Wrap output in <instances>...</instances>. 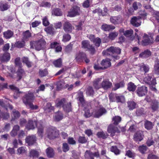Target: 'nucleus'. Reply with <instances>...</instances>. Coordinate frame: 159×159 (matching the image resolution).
<instances>
[{
  "mask_svg": "<svg viewBox=\"0 0 159 159\" xmlns=\"http://www.w3.org/2000/svg\"><path fill=\"white\" fill-rule=\"evenodd\" d=\"M140 66V70H143L145 73L149 71V68L148 66L147 65L142 63L141 64Z\"/></svg>",
  "mask_w": 159,
  "mask_h": 159,
  "instance_id": "nucleus-42",
  "label": "nucleus"
},
{
  "mask_svg": "<svg viewBox=\"0 0 159 159\" xmlns=\"http://www.w3.org/2000/svg\"><path fill=\"white\" fill-rule=\"evenodd\" d=\"M120 52L121 49L119 48L111 46L106 50L103 51L102 53L104 56H108L111 55L114 59L117 60L119 59L118 55L120 54Z\"/></svg>",
  "mask_w": 159,
  "mask_h": 159,
  "instance_id": "nucleus-2",
  "label": "nucleus"
},
{
  "mask_svg": "<svg viewBox=\"0 0 159 159\" xmlns=\"http://www.w3.org/2000/svg\"><path fill=\"white\" fill-rule=\"evenodd\" d=\"M78 98L79 101L82 105L85 103V100L84 99V97L83 95V93L82 92H80L79 94Z\"/></svg>",
  "mask_w": 159,
  "mask_h": 159,
  "instance_id": "nucleus-56",
  "label": "nucleus"
},
{
  "mask_svg": "<svg viewBox=\"0 0 159 159\" xmlns=\"http://www.w3.org/2000/svg\"><path fill=\"white\" fill-rule=\"evenodd\" d=\"M35 99V96L33 93L29 91L26 93L22 98L23 103L26 106H29L30 108L32 109H36L38 108V106H34L32 102Z\"/></svg>",
  "mask_w": 159,
  "mask_h": 159,
  "instance_id": "nucleus-1",
  "label": "nucleus"
},
{
  "mask_svg": "<svg viewBox=\"0 0 159 159\" xmlns=\"http://www.w3.org/2000/svg\"><path fill=\"white\" fill-rule=\"evenodd\" d=\"M71 39V36L68 34H65L63 36L62 41L64 42H66L69 41Z\"/></svg>",
  "mask_w": 159,
  "mask_h": 159,
  "instance_id": "nucleus-60",
  "label": "nucleus"
},
{
  "mask_svg": "<svg viewBox=\"0 0 159 159\" xmlns=\"http://www.w3.org/2000/svg\"><path fill=\"white\" fill-rule=\"evenodd\" d=\"M64 111L66 112H68L71 111V103L67 102L64 106L62 107Z\"/></svg>",
  "mask_w": 159,
  "mask_h": 159,
  "instance_id": "nucleus-34",
  "label": "nucleus"
},
{
  "mask_svg": "<svg viewBox=\"0 0 159 159\" xmlns=\"http://www.w3.org/2000/svg\"><path fill=\"white\" fill-rule=\"evenodd\" d=\"M151 107L153 111H157L158 108V102L156 101H152L151 104Z\"/></svg>",
  "mask_w": 159,
  "mask_h": 159,
  "instance_id": "nucleus-38",
  "label": "nucleus"
},
{
  "mask_svg": "<svg viewBox=\"0 0 159 159\" xmlns=\"http://www.w3.org/2000/svg\"><path fill=\"white\" fill-rule=\"evenodd\" d=\"M38 133L40 136L42 137L43 136L44 127L43 125H41L40 126H38Z\"/></svg>",
  "mask_w": 159,
  "mask_h": 159,
  "instance_id": "nucleus-50",
  "label": "nucleus"
},
{
  "mask_svg": "<svg viewBox=\"0 0 159 159\" xmlns=\"http://www.w3.org/2000/svg\"><path fill=\"white\" fill-rule=\"evenodd\" d=\"M9 87L11 89L15 91L13 95L14 98L15 99H17L19 96L20 94L21 93L19 91V89L14 85H10L9 86Z\"/></svg>",
  "mask_w": 159,
  "mask_h": 159,
  "instance_id": "nucleus-20",
  "label": "nucleus"
},
{
  "mask_svg": "<svg viewBox=\"0 0 159 159\" xmlns=\"http://www.w3.org/2000/svg\"><path fill=\"white\" fill-rule=\"evenodd\" d=\"M20 129V127L18 125L14 126L12 130L10 132V134L12 137H15L17 134V132Z\"/></svg>",
  "mask_w": 159,
  "mask_h": 159,
  "instance_id": "nucleus-26",
  "label": "nucleus"
},
{
  "mask_svg": "<svg viewBox=\"0 0 159 159\" xmlns=\"http://www.w3.org/2000/svg\"><path fill=\"white\" fill-rule=\"evenodd\" d=\"M143 139V133L141 131L137 132L134 135V139L135 141L139 142L141 141Z\"/></svg>",
  "mask_w": 159,
  "mask_h": 159,
  "instance_id": "nucleus-18",
  "label": "nucleus"
},
{
  "mask_svg": "<svg viewBox=\"0 0 159 159\" xmlns=\"http://www.w3.org/2000/svg\"><path fill=\"white\" fill-rule=\"evenodd\" d=\"M133 33V31L130 29L127 30L124 32V35L126 37H130L132 36Z\"/></svg>",
  "mask_w": 159,
  "mask_h": 159,
  "instance_id": "nucleus-54",
  "label": "nucleus"
},
{
  "mask_svg": "<svg viewBox=\"0 0 159 159\" xmlns=\"http://www.w3.org/2000/svg\"><path fill=\"white\" fill-rule=\"evenodd\" d=\"M22 62L25 64L28 68H30L32 66V63L30 61L28 57H23L22 58Z\"/></svg>",
  "mask_w": 159,
  "mask_h": 159,
  "instance_id": "nucleus-31",
  "label": "nucleus"
},
{
  "mask_svg": "<svg viewBox=\"0 0 159 159\" xmlns=\"http://www.w3.org/2000/svg\"><path fill=\"white\" fill-rule=\"evenodd\" d=\"M39 155V152L35 150H31L30 151L29 156L30 157H38Z\"/></svg>",
  "mask_w": 159,
  "mask_h": 159,
  "instance_id": "nucleus-39",
  "label": "nucleus"
},
{
  "mask_svg": "<svg viewBox=\"0 0 159 159\" xmlns=\"http://www.w3.org/2000/svg\"><path fill=\"white\" fill-rule=\"evenodd\" d=\"M73 29V27L69 22H66L64 24L63 29L66 32H71Z\"/></svg>",
  "mask_w": 159,
  "mask_h": 159,
  "instance_id": "nucleus-17",
  "label": "nucleus"
},
{
  "mask_svg": "<svg viewBox=\"0 0 159 159\" xmlns=\"http://www.w3.org/2000/svg\"><path fill=\"white\" fill-rule=\"evenodd\" d=\"M102 78H98L95 79L93 82V86L94 87L97 89H99L101 88V83Z\"/></svg>",
  "mask_w": 159,
  "mask_h": 159,
  "instance_id": "nucleus-25",
  "label": "nucleus"
},
{
  "mask_svg": "<svg viewBox=\"0 0 159 159\" xmlns=\"http://www.w3.org/2000/svg\"><path fill=\"white\" fill-rule=\"evenodd\" d=\"M152 75L151 74H148L143 79V81L146 84H156V80L152 77Z\"/></svg>",
  "mask_w": 159,
  "mask_h": 159,
  "instance_id": "nucleus-9",
  "label": "nucleus"
},
{
  "mask_svg": "<svg viewBox=\"0 0 159 159\" xmlns=\"http://www.w3.org/2000/svg\"><path fill=\"white\" fill-rule=\"evenodd\" d=\"M10 7V6L6 3H1L0 4V10L1 11H3L7 10Z\"/></svg>",
  "mask_w": 159,
  "mask_h": 159,
  "instance_id": "nucleus-41",
  "label": "nucleus"
},
{
  "mask_svg": "<svg viewBox=\"0 0 159 159\" xmlns=\"http://www.w3.org/2000/svg\"><path fill=\"white\" fill-rule=\"evenodd\" d=\"M141 20L140 16H134L130 20L131 24L133 26L138 27L141 25Z\"/></svg>",
  "mask_w": 159,
  "mask_h": 159,
  "instance_id": "nucleus-8",
  "label": "nucleus"
},
{
  "mask_svg": "<svg viewBox=\"0 0 159 159\" xmlns=\"http://www.w3.org/2000/svg\"><path fill=\"white\" fill-rule=\"evenodd\" d=\"M136 92L139 96H143L147 93V88L144 86L138 87Z\"/></svg>",
  "mask_w": 159,
  "mask_h": 159,
  "instance_id": "nucleus-10",
  "label": "nucleus"
},
{
  "mask_svg": "<svg viewBox=\"0 0 159 159\" xmlns=\"http://www.w3.org/2000/svg\"><path fill=\"white\" fill-rule=\"evenodd\" d=\"M112 120L113 124L117 125L121 121V117L119 116H116L112 118Z\"/></svg>",
  "mask_w": 159,
  "mask_h": 159,
  "instance_id": "nucleus-40",
  "label": "nucleus"
},
{
  "mask_svg": "<svg viewBox=\"0 0 159 159\" xmlns=\"http://www.w3.org/2000/svg\"><path fill=\"white\" fill-rule=\"evenodd\" d=\"M52 14L55 16H60L62 15V13L60 9L56 8L53 9L52 11Z\"/></svg>",
  "mask_w": 159,
  "mask_h": 159,
  "instance_id": "nucleus-36",
  "label": "nucleus"
},
{
  "mask_svg": "<svg viewBox=\"0 0 159 159\" xmlns=\"http://www.w3.org/2000/svg\"><path fill=\"white\" fill-rule=\"evenodd\" d=\"M82 47L85 48L87 49L90 45L89 42L87 40L83 41L81 42Z\"/></svg>",
  "mask_w": 159,
  "mask_h": 159,
  "instance_id": "nucleus-47",
  "label": "nucleus"
},
{
  "mask_svg": "<svg viewBox=\"0 0 159 159\" xmlns=\"http://www.w3.org/2000/svg\"><path fill=\"white\" fill-rule=\"evenodd\" d=\"M12 115L14 119L18 118L20 116V114L19 112L15 110H13Z\"/></svg>",
  "mask_w": 159,
  "mask_h": 159,
  "instance_id": "nucleus-61",
  "label": "nucleus"
},
{
  "mask_svg": "<svg viewBox=\"0 0 159 159\" xmlns=\"http://www.w3.org/2000/svg\"><path fill=\"white\" fill-rule=\"evenodd\" d=\"M44 110L48 111H50L53 109V107L52 106L51 104L48 102L47 103L46 106L44 108Z\"/></svg>",
  "mask_w": 159,
  "mask_h": 159,
  "instance_id": "nucleus-58",
  "label": "nucleus"
},
{
  "mask_svg": "<svg viewBox=\"0 0 159 159\" xmlns=\"http://www.w3.org/2000/svg\"><path fill=\"white\" fill-rule=\"evenodd\" d=\"M116 99L117 102H123L125 101L124 97L122 95H117L116 96Z\"/></svg>",
  "mask_w": 159,
  "mask_h": 159,
  "instance_id": "nucleus-53",
  "label": "nucleus"
},
{
  "mask_svg": "<svg viewBox=\"0 0 159 159\" xmlns=\"http://www.w3.org/2000/svg\"><path fill=\"white\" fill-rule=\"evenodd\" d=\"M67 101L65 98L59 99L55 102L56 105L57 107H63L67 103Z\"/></svg>",
  "mask_w": 159,
  "mask_h": 159,
  "instance_id": "nucleus-16",
  "label": "nucleus"
},
{
  "mask_svg": "<svg viewBox=\"0 0 159 159\" xmlns=\"http://www.w3.org/2000/svg\"><path fill=\"white\" fill-rule=\"evenodd\" d=\"M101 64L103 66V69H105L111 66V63L109 59H106L102 60Z\"/></svg>",
  "mask_w": 159,
  "mask_h": 159,
  "instance_id": "nucleus-24",
  "label": "nucleus"
},
{
  "mask_svg": "<svg viewBox=\"0 0 159 159\" xmlns=\"http://www.w3.org/2000/svg\"><path fill=\"white\" fill-rule=\"evenodd\" d=\"M38 124L36 121H33L31 120H29L26 127L29 129H34L35 126H37Z\"/></svg>",
  "mask_w": 159,
  "mask_h": 159,
  "instance_id": "nucleus-21",
  "label": "nucleus"
},
{
  "mask_svg": "<svg viewBox=\"0 0 159 159\" xmlns=\"http://www.w3.org/2000/svg\"><path fill=\"white\" fill-rule=\"evenodd\" d=\"M31 34L29 30L25 31L23 33V39L24 41H27L31 37Z\"/></svg>",
  "mask_w": 159,
  "mask_h": 159,
  "instance_id": "nucleus-30",
  "label": "nucleus"
},
{
  "mask_svg": "<svg viewBox=\"0 0 159 159\" xmlns=\"http://www.w3.org/2000/svg\"><path fill=\"white\" fill-rule=\"evenodd\" d=\"M125 85V84L124 81L120 82L119 83L115 84L112 89L115 91L120 88L123 87H124Z\"/></svg>",
  "mask_w": 159,
  "mask_h": 159,
  "instance_id": "nucleus-37",
  "label": "nucleus"
},
{
  "mask_svg": "<svg viewBox=\"0 0 159 159\" xmlns=\"http://www.w3.org/2000/svg\"><path fill=\"white\" fill-rule=\"evenodd\" d=\"M93 88L92 87H89L86 90V94L88 96L93 95L94 93Z\"/></svg>",
  "mask_w": 159,
  "mask_h": 159,
  "instance_id": "nucleus-49",
  "label": "nucleus"
},
{
  "mask_svg": "<svg viewBox=\"0 0 159 159\" xmlns=\"http://www.w3.org/2000/svg\"><path fill=\"white\" fill-rule=\"evenodd\" d=\"M25 141L29 145H33L36 141V137L34 135L28 136L26 138Z\"/></svg>",
  "mask_w": 159,
  "mask_h": 159,
  "instance_id": "nucleus-15",
  "label": "nucleus"
},
{
  "mask_svg": "<svg viewBox=\"0 0 159 159\" xmlns=\"http://www.w3.org/2000/svg\"><path fill=\"white\" fill-rule=\"evenodd\" d=\"M118 35V33L116 32H112L110 33L109 35V37L110 39L112 40L114 39Z\"/></svg>",
  "mask_w": 159,
  "mask_h": 159,
  "instance_id": "nucleus-57",
  "label": "nucleus"
},
{
  "mask_svg": "<svg viewBox=\"0 0 159 159\" xmlns=\"http://www.w3.org/2000/svg\"><path fill=\"white\" fill-rule=\"evenodd\" d=\"M13 35V33L11 30H8L4 32V37L7 39L11 38Z\"/></svg>",
  "mask_w": 159,
  "mask_h": 159,
  "instance_id": "nucleus-33",
  "label": "nucleus"
},
{
  "mask_svg": "<svg viewBox=\"0 0 159 159\" xmlns=\"http://www.w3.org/2000/svg\"><path fill=\"white\" fill-rule=\"evenodd\" d=\"M106 112V111L105 109L102 107L98 109L96 111L93 112V114L95 117L98 118Z\"/></svg>",
  "mask_w": 159,
  "mask_h": 159,
  "instance_id": "nucleus-14",
  "label": "nucleus"
},
{
  "mask_svg": "<svg viewBox=\"0 0 159 159\" xmlns=\"http://www.w3.org/2000/svg\"><path fill=\"white\" fill-rule=\"evenodd\" d=\"M112 85V83L108 80L105 79L101 83V88L104 90H107L110 88Z\"/></svg>",
  "mask_w": 159,
  "mask_h": 159,
  "instance_id": "nucleus-12",
  "label": "nucleus"
},
{
  "mask_svg": "<svg viewBox=\"0 0 159 159\" xmlns=\"http://www.w3.org/2000/svg\"><path fill=\"white\" fill-rule=\"evenodd\" d=\"M15 63L16 66H18L19 68L22 67V63L20 61V57L16 58L15 60Z\"/></svg>",
  "mask_w": 159,
  "mask_h": 159,
  "instance_id": "nucleus-59",
  "label": "nucleus"
},
{
  "mask_svg": "<svg viewBox=\"0 0 159 159\" xmlns=\"http://www.w3.org/2000/svg\"><path fill=\"white\" fill-rule=\"evenodd\" d=\"M93 42L94 43L96 46L98 47L100 46L101 40L100 38L97 37L95 38Z\"/></svg>",
  "mask_w": 159,
  "mask_h": 159,
  "instance_id": "nucleus-55",
  "label": "nucleus"
},
{
  "mask_svg": "<svg viewBox=\"0 0 159 159\" xmlns=\"http://www.w3.org/2000/svg\"><path fill=\"white\" fill-rule=\"evenodd\" d=\"M147 147L146 145H142L140 146L139 147V150L140 152L142 153H143L147 150Z\"/></svg>",
  "mask_w": 159,
  "mask_h": 159,
  "instance_id": "nucleus-62",
  "label": "nucleus"
},
{
  "mask_svg": "<svg viewBox=\"0 0 159 159\" xmlns=\"http://www.w3.org/2000/svg\"><path fill=\"white\" fill-rule=\"evenodd\" d=\"M107 130L109 133L111 134V136H114L116 132L119 133L120 132L117 127L115 126L113 124H110L108 126Z\"/></svg>",
  "mask_w": 159,
  "mask_h": 159,
  "instance_id": "nucleus-11",
  "label": "nucleus"
},
{
  "mask_svg": "<svg viewBox=\"0 0 159 159\" xmlns=\"http://www.w3.org/2000/svg\"><path fill=\"white\" fill-rule=\"evenodd\" d=\"M53 64L56 67H61L62 64L61 59V58L58 59L57 60L54 61L53 62Z\"/></svg>",
  "mask_w": 159,
  "mask_h": 159,
  "instance_id": "nucleus-46",
  "label": "nucleus"
},
{
  "mask_svg": "<svg viewBox=\"0 0 159 159\" xmlns=\"http://www.w3.org/2000/svg\"><path fill=\"white\" fill-rule=\"evenodd\" d=\"M25 74V72L22 67L18 68L17 71V77L18 78V80H20L22 76Z\"/></svg>",
  "mask_w": 159,
  "mask_h": 159,
  "instance_id": "nucleus-29",
  "label": "nucleus"
},
{
  "mask_svg": "<svg viewBox=\"0 0 159 159\" xmlns=\"http://www.w3.org/2000/svg\"><path fill=\"white\" fill-rule=\"evenodd\" d=\"M127 104L130 110H133L135 108L136 104L134 101H129L127 102Z\"/></svg>",
  "mask_w": 159,
  "mask_h": 159,
  "instance_id": "nucleus-48",
  "label": "nucleus"
},
{
  "mask_svg": "<svg viewBox=\"0 0 159 159\" xmlns=\"http://www.w3.org/2000/svg\"><path fill=\"white\" fill-rule=\"evenodd\" d=\"M39 75L41 77H43L46 76L48 74V71L47 69L43 70L40 69L39 71Z\"/></svg>",
  "mask_w": 159,
  "mask_h": 159,
  "instance_id": "nucleus-52",
  "label": "nucleus"
},
{
  "mask_svg": "<svg viewBox=\"0 0 159 159\" xmlns=\"http://www.w3.org/2000/svg\"><path fill=\"white\" fill-rule=\"evenodd\" d=\"M62 149L63 152H66L69 150L68 144L66 143H63L62 144Z\"/></svg>",
  "mask_w": 159,
  "mask_h": 159,
  "instance_id": "nucleus-63",
  "label": "nucleus"
},
{
  "mask_svg": "<svg viewBox=\"0 0 159 159\" xmlns=\"http://www.w3.org/2000/svg\"><path fill=\"white\" fill-rule=\"evenodd\" d=\"M144 122V126L146 129L148 130L152 129L154 125L152 122L147 120H146Z\"/></svg>",
  "mask_w": 159,
  "mask_h": 159,
  "instance_id": "nucleus-35",
  "label": "nucleus"
},
{
  "mask_svg": "<svg viewBox=\"0 0 159 159\" xmlns=\"http://www.w3.org/2000/svg\"><path fill=\"white\" fill-rule=\"evenodd\" d=\"M136 86L132 82H130L127 84V89L129 91H134L136 89Z\"/></svg>",
  "mask_w": 159,
  "mask_h": 159,
  "instance_id": "nucleus-32",
  "label": "nucleus"
},
{
  "mask_svg": "<svg viewBox=\"0 0 159 159\" xmlns=\"http://www.w3.org/2000/svg\"><path fill=\"white\" fill-rule=\"evenodd\" d=\"M85 56V54L84 53L79 52L76 54L75 59L77 61H82Z\"/></svg>",
  "mask_w": 159,
  "mask_h": 159,
  "instance_id": "nucleus-28",
  "label": "nucleus"
},
{
  "mask_svg": "<svg viewBox=\"0 0 159 159\" xmlns=\"http://www.w3.org/2000/svg\"><path fill=\"white\" fill-rule=\"evenodd\" d=\"M153 43V40L152 36L151 35L149 36L146 34H144L142 40V44L143 45H147L152 44Z\"/></svg>",
  "mask_w": 159,
  "mask_h": 159,
  "instance_id": "nucleus-6",
  "label": "nucleus"
},
{
  "mask_svg": "<svg viewBox=\"0 0 159 159\" xmlns=\"http://www.w3.org/2000/svg\"><path fill=\"white\" fill-rule=\"evenodd\" d=\"M10 54L8 52H6L0 57V61L3 62H7L10 60Z\"/></svg>",
  "mask_w": 159,
  "mask_h": 159,
  "instance_id": "nucleus-19",
  "label": "nucleus"
},
{
  "mask_svg": "<svg viewBox=\"0 0 159 159\" xmlns=\"http://www.w3.org/2000/svg\"><path fill=\"white\" fill-rule=\"evenodd\" d=\"M151 52L148 49L144 50L139 55V57L142 58H147L151 55Z\"/></svg>",
  "mask_w": 159,
  "mask_h": 159,
  "instance_id": "nucleus-22",
  "label": "nucleus"
},
{
  "mask_svg": "<svg viewBox=\"0 0 159 159\" xmlns=\"http://www.w3.org/2000/svg\"><path fill=\"white\" fill-rule=\"evenodd\" d=\"M84 156L86 159H94V157H99L100 154L98 151L92 152L90 151L87 150L85 153Z\"/></svg>",
  "mask_w": 159,
  "mask_h": 159,
  "instance_id": "nucleus-7",
  "label": "nucleus"
},
{
  "mask_svg": "<svg viewBox=\"0 0 159 159\" xmlns=\"http://www.w3.org/2000/svg\"><path fill=\"white\" fill-rule=\"evenodd\" d=\"M110 21L114 25L119 24L122 21L121 17L119 16H111L110 18Z\"/></svg>",
  "mask_w": 159,
  "mask_h": 159,
  "instance_id": "nucleus-13",
  "label": "nucleus"
},
{
  "mask_svg": "<svg viewBox=\"0 0 159 159\" xmlns=\"http://www.w3.org/2000/svg\"><path fill=\"white\" fill-rule=\"evenodd\" d=\"M98 137L100 138H102L105 139L107 138L108 135L107 133L103 131L98 132L97 134Z\"/></svg>",
  "mask_w": 159,
  "mask_h": 159,
  "instance_id": "nucleus-44",
  "label": "nucleus"
},
{
  "mask_svg": "<svg viewBox=\"0 0 159 159\" xmlns=\"http://www.w3.org/2000/svg\"><path fill=\"white\" fill-rule=\"evenodd\" d=\"M46 134L49 139H53L58 136V132L55 128H50L47 129Z\"/></svg>",
  "mask_w": 159,
  "mask_h": 159,
  "instance_id": "nucleus-4",
  "label": "nucleus"
},
{
  "mask_svg": "<svg viewBox=\"0 0 159 159\" xmlns=\"http://www.w3.org/2000/svg\"><path fill=\"white\" fill-rule=\"evenodd\" d=\"M110 149L111 151L114 152L116 155L119 154L120 152V150L117 148L116 146H112L111 147Z\"/></svg>",
  "mask_w": 159,
  "mask_h": 159,
  "instance_id": "nucleus-51",
  "label": "nucleus"
},
{
  "mask_svg": "<svg viewBox=\"0 0 159 159\" xmlns=\"http://www.w3.org/2000/svg\"><path fill=\"white\" fill-rule=\"evenodd\" d=\"M141 6V4L139 2H135L133 4V7L135 10L140 8Z\"/></svg>",
  "mask_w": 159,
  "mask_h": 159,
  "instance_id": "nucleus-64",
  "label": "nucleus"
},
{
  "mask_svg": "<svg viewBox=\"0 0 159 159\" xmlns=\"http://www.w3.org/2000/svg\"><path fill=\"white\" fill-rule=\"evenodd\" d=\"M115 28V26L111 25L104 24L102 25L101 29L104 31H109L113 30Z\"/></svg>",
  "mask_w": 159,
  "mask_h": 159,
  "instance_id": "nucleus-23",
  "label": "nucleus"
},
{
  "mask_svg": "<svg viewBox=\"0 0 159 159\" xmlns=\"http://www.w3.org/2000/svg\"><path fill=\"white\" fill-rule=\"evenodd\" d=\"M45 43V41L43 39H41L36 42H31L30 45L31 48H35L36 50L39 51L43 47Z\"/></svg>",
  "mask_w": 159,
  "mask_h": 159,
  "instance_id": "nucleus-3",
  "label": "nucleus"
},
{
  "mask_svg": "<svg viewBox=\"0 0 159 159\" xmlns=\"http://www.w3.org/2000/svg\"><path fill=\"white\" fill-rule=\"evenodd\" d=\"M81 12L80 7L77 6H75L68 12L67 16L70 17H75L80 15Z\"/></svg>",
  "mask_w": 159,
  "mask_h": 159,
  "instance_id": "nucleus-5",
  "label": "nucleus"
},
{
  "mask_svg": "<svg viewBox=\"0 0 159 159\" xmlns=\"http://www.w3.org/2000/svg\"><path fill=\"white\" fill-rule=\"evenodd\" d=\"M54 120L56 121H59L63 118V114L60 111L56 113L54 116Z\"/></svg>",
  "mask_w": 159,
  "mask_h": 159,
  "instance_id": "nucleus-27",
  "label": "nucleus"
},
{
  "mask_svg": "<svg viewBox=\"0 0 159 159\" xmlns=\"http://www.w3.org/2000/svg\"><path fill=\"white\" fill-rule=\"evenodd\" d=\"M154 71L155 74H159V61L157 60L155 62L154 66Z\"/></svg>",
  "mask_w": 159,
  "mask_h": 159,
  "instance_id": "nucleus-43",
  "label": "nucleus"
},
{
  "mask_svg": "<svg viewBox=\"0 0 159 159\" xmlns=\"http://www.w3.org/2000/svg\"><path fill=\"white\" fill-rule=\"evenodd\" d=\"M47 156L49 157H52L54 155L53 149L51 148H48L46 150Z\"/></svg>",
  "mask_w": 159,
  "mask_h": 159,
  "instance_id": "nucleus-45",
  "label": "nucleus"
}]
</instances>
